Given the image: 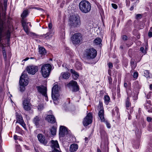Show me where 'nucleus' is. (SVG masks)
<instances>
[{
  "mask_svg": "<svg viewBox=\"0 0 152 152\" xmlns=\"http://www.w3.org/2000/svg\"><path fill=\"white\" fill-rule=\"evenodd\" d=\"M31 36L32 37H41V36H40V35H37L36 34L34 33H31Z\"/></svg>",
  "mask_w": 152,
  "mask_h": 152,
  "instance_id": "nucleus-40",
  "label": "nucleus"
},
{
  "mask_svg": "<svg viewBox=\"0 0 152 152\" xmlns=\"http://www.w3.org/2000/svg\"><path fill=\"white\" fill-rule=\"evenodd\" d=\"M69 24L72 28L79 27L81 24V21L79 16L73 15L70 16L69 19Z\"/></svg>",
  "mask_w": 152,
  "mask_h": 152,
  "instance_id": "nucleus-2",
  "label": "nucleus"
},
{
  "mask_svg": "<svg viewBox=\"0 0 152 152\" xmlns=\"http://www.w3.org/2000/svg\"><path fill=\"white\" fill-rule=\"evenodd\" d=\"M27 79V75L23 72L20 77L19 80L20 91L21 92L24 91L25 89V87L28 84V81Z\"/></svg>",
  "mask_w": 152,
  "mask_h": 152,
  "instance_id": "nucleus-4",
  "label": "nucleus"
},
{
  "mask_svg": "<svg viewBox=\"0 0 152 152\" xmlns=\"http://www.w3.org/2000/svg\"><path fill=\"white\" fill-rule=\"evenodd\" d=\"M43 106L42 104H39V105L38 107V110L40 111L43 109Z\"/></svg>",
  "mask_w": 152,
  "mask_h": 152,
  "instance_id": "nucleus-41",
  "label": "nucleus"
},
{
  "mask_svg": "<svg viewBox=\"0 0 152 152\" xmlns=\"http://www.w3.org/2000/svg\"><path fill=\"white\" fill-rule=\"evenodd\" d=\"M138 73L137 72H135L133 74V77L135 79H136L138 77Z\"/></svg>",
  "mask_w": 152,
  "mask_h": 152,
  "instance_id": "nucleus-42",
  "label": "nucleus"
},
{
  "mask_svg": "<svg viewBox=\"0 0 152 152\" xmlns=\"http://www.w3.org/2000/svg\"><path fill=\"white\" fill-rule=\"evenodd\" d=\"M39 52L42 55H45L46 53L45 49L42 47L39 48Z\"/></svg>",
  "mask_w": 152,
  "mask_h": 152,
  "instance_id": "nucleus-23",
  "label": "nucleus"
},
{
  "mask_svg": "<svg viewBox=\"0 0 152 152\" xmlns=\"http://www.w3.org/2000/svg\"><path fill=\"white\" fill-rule=\"evenodd\" d=\"M134 8V7L133 6H132L130 7V10H133Z\"/></svg>",
  "mask_w": 152,
  "mask_h": 152,
  "instance_id": "nucleus-58",
  "label": "nucleus"
},
{
  "mask_svg": "<svg viewBox=\"0 0 152 152\" xmlns=\"http://www.w3.org/2000/svg\"><path fill=\"white\" fill-rule=\"evenodd\" d=\"M68 131L66 128L64 126H61L59 129V135L60 137H64L68 133Z\"/></svg>",
  "mask_w": 152,
  "mask_h": 152,
  "instance_id": "nucleus-14",
  "label": "nucleus"
},
{
  "mask_svg": "<svg viewBox=\"0 0 152 152\" xmlns=\"http://www.w3.org/2000/svg\"><path fill=\"white\" fill-rule=\"evenodd\" d=\"M92 114L91 113L88 114L86 117L84 118L83 124L85 126H87L92 122Z\"/></svg>",
  "mask_w": 152,
  "mask_h": 152,
  "instance_id": "nucleus-10",
  "label": "nucleus"
},
{
  "mask_svg": "<svg viewBox=\"0 0 152 152\" xmlns=\"http://www.w3.org/2000/svg\"><path fill=\"white\" fill-rule=\"evenodd\" d=\"M7 0H4V6L5 10H3L2 11V15L3 16H4L5 15V11L6 10V7L7 5Z\"/></svg>",
  "mask_w": 152,
  "mask_h": 152,
  "instance_id": "nucleus-29",
  "label": "nucleus"
},
{
  "mask_svg": "<svg viewBox=\"0 0 152 152\" xmlns=\"http://www.w3.org/2000/svg\"><path fill=\"white\" fill-rule=\"evenodd\" d=\"M42 122L41 118L38 116H36L33 119V122L36 126L37 127L39 128L41 125V123Z\"/></svg>",
  "mask_w": 152,
  "mask_h": 152,
  "instance_id": "nucleus-15",
  "label": "nucleus"
},
{
  "mask_svg": "<svg viewBox=\"0 0 152 152\" xmlns=\"http://www.w3.org/2000/svg\"><path fill=\"white\" fill-rule=\"evenodd\" d=\"M70 73L69 72H62L61 76L64 79H67L69 78L70 76Z\"/></svg>",
  "mask_w": 152,
  "mask_h": 152,
  "instance_id": "nucleus-21",
  "label": "nucleus"
},
{
  "mask_svg": "<svg viewBox=\"0 0 152 152\" xmlns=\"http://www.w3.org/2000/svg\"><path fill=\"white\" fill-rule=\"evenodd\" d=\"M28 14V10H24L21 15V17L22 18L26 17Z\"/></svg>",
  "mask_w": 152,
  "mask_h": 152,
  "instance_id": "nucleus-26",
  "label": "nucleus"
},
{
  "mask_svg": "<svg viewBox=\"0 0 152 152\" xmlns=\"http://www.w3.org/2000/svg\"><path fill=\"white\" fill-rule=\"evenodd\" d=\"M23 109L26 110H30L31 109V104L30 99H25L23 102Z\"/></svg>",
  "mask_w": 152,
  "mask_h": 152,
  "instance_id": "nucleus-11",
  "label": "nucleus"
},
{
  "mask_svg": "<svg viewBox=\"0 0 152 152\" xmlns=\"http://www.w3.org/2000/svg\"><path fill=\"white\" fill-rule=\"evenodd\" d=\"M53 32V30L52 29V31H50V29H49V32H47L46 34H44L43 35H40V36L41 37H44L45 36V37H48L49 35L51 34H52Z\"/></svg>",
  "mask_w": 152,
  "mask_h": 152,
  "instance_id": "nucleus-33",
  "label": "nucleus"
},
{
  "mask_svg": "<svg viewBox=\"0 0 152 152\" xmlns=\"http://www.w3.org/2000/svg\"><path fill=\"white\" fill-rule=\"evenodd\" d=\"M36 87L38 92L47 98V88L45 87L42 86H37Z\"/></svg>",
  "mask_w": 152,
  "mask_h": 152,
  "instance_id": "nucleus-12",
  "label": "nucleus"
},
{
  "mask_svg": "<svg viewBox=\"0 0 152 152\" xmlns=\"http://www.w3.org/2000/svg\"><path fill=\"white\" fill-rule=\"evenodd\" d=\"M37 137L38 140L40 143L45 145H46L48 143V141L46 139H45L44 136L42 134H39L37 135Z\"/></svg>",
  "mask_w": 152,
  "mask_h": 152,
  "instance_id": "nucleus-16",
  "label": "nucleus"
},
{
  "mask_svg": "<svg viewBox=\"0 0 152 152\" xmlns=\"http://www.w3.org/2000/svg\"><path fill=\"white\" fill-rule=\"evenodd\" d=\"M15 148L16 152H21V149L19 145H16Z\"/></svg>",
  "mask_w": 152,
  "mask_h": 152,
  "instance_id": "nucleus-35",
  "label": "nucleus"
},
{
  "mask_svg": "<svg viewBox=\"0 0 152 152\" xmlns=\"http://www.w3.org/2000/svg\"><path fill=\"white\" fill-rule=\"evenodd\" d=\"M126 105L127 109H128V108L131 105V103L129 102V99L128 97L126 99Z\"/></svg>",
  "mask_w": 152,
  "mask_h": 152,
  "instance_id": "nucleus-32",
  "label": "nucleus"
},
{
  "mask_svg": "<svg viewBox=\"0 0 152 152\" xmlns=\"http://www.w3.org/2000/svg\"><path fill=\"white\" fill-rule=\"evenodd\" d=\"M17 120L18 121L19 123L23 121V118L21 116H19L18 117H17Z\"/></svg>",
  "mask_w": 152,
  "mask_h": 152,
  "instance_id": "nucleus-43",
  "label": "nucleus"
},
{
  "mask_svg": "<svg viewBox=\"0 0 152 152\" xmlns=\"http://www.w3.org/2000/svg\"><path fill=\"white\" fill-rule=\"evenodd\" d=\"M97 55V51L92 48H87L85 50L84 55L86 58L89 59L94 58Z\"/></svg>",
  "mask_w": 152,
  "mask_h": 152,
  "instance_id": "nucleus-3",
  "label": "nucleus"
},
{
  "mask_svg": "<svg viewBox=\"0 0 152 152\" xmlns=\"http://www.w3.org/2000/svg\"><path fill=\"white\" fill-rule=\"evenodd\" d=\"M148 35L149 37H152V32L151 31H149L148 34Z\"/></svg>",
  "mask_w": 152,
  "mask_h": 152,
  "instance_id": "nucleus-54",
  "label": "nucleus"
},
{
  "mask_svg": "<svg viewBox=\"0 0 152 152\" xmlns=\"http://www.w3.org/2000/svg\"><path fill=\"white\" fill-rule=\"evenodd\" d=\"M20 129V127H19L18 126H17L16 127V129L17 130L19 129Z\"/></svg>",
  "mask_w": 152,
  "mask_h": 152,
  "instance_id": "nucleus-61",
  "label": "nucleus"
},
{
  "mask_svg": "<svg viewBox=\"0 0 152 152\" xmlns=\"http://www.w3.org/2000/svg\"><path fill=\"white\" fill-rule=\"evenodd\" d=\"M66 86L72 90L73 92H76L79 91V86L76 81L73 80L71 81L66 85Z\"/></svg>",
  "mask_w": 152,
  "mask_h": 152,
  "instance_id": "nucleus-7",
  "label": "nucleus"
},
{
  "mask_svg": "<svg viewBox=\"0 0 152 152\" xmlns=\"http://www.w3.org/2000/svg\"><path fill=\"white\" fill-rule=\"evenodd\" d=\"M51 69V66L49 64H45L41 68V72L42 76L46 78L49 76Z\"/></svg>",
  "mask_w": 152,
  "mask_h": 152,
  "instance_id": "nucleus-5",
  "label": "nucleus"
},
{
  "mask_svg": "<svg viewBox=\"0 0 152 152\" xmlns=\"http://www.w3.org/2000/svg\"><path fill=\"white\" fill-rule=\"evenodd\" d=\"M144 76L147 78H150L151 77V74L148 70H145L144 72Z\"/></svg>",
  "mask_w": 152,
  "mask_h": 152,
  "instance_id": "nucleus-24",
  "label": "nucleus"
},
{
  "mask_svg": "<svg viewBox=\"0 0 152 152\" xmlns=\"http://www.w3.org/2000/svg\"><path fill=\"white\" fill-rule=\"evenodd\" d=\"M71 39L74 45H78L82 40V36L80 33L75 34L71 37Z\"/></svg>",
  "mask_w": 152,
  "mask_h": 152,
  "instance_id": "nucleus-8",
  "label": "nucleus"
},
{
  "mask_svg": "<svg viewBox=\"0 0 152 152\" xmlns=\"http://www.w3.org/2000/svg\"><path fill=\"white\" fill-rule=\"evenodd\" d=\"M103 122H104L105 123L108 128L109 129L110 128L111 125L109 122L107 120H106L105 119V121H103Z\"/></svg>",
  "mask_w": 152,
  "mask_h": 152,
  "instance_id": "nucleus-37",
  "label": "nucleus"
},
{
  "mask_svg": "<svg viewBox=\"0 0 152 152\" xmlns=\"http://www.w3.org/2000/svg\"><path fill=\"white\" fill-rule=\"evenodd\" d=\"M29 8L30 9H34L38 10H43L42 8L39 7H29Z\"/></svg>",
  "mask_w": 152,
  "mask_h": 152,
  "instance_id": "nucleus-44",
  "label": "nucleus"
},
{
  "mask_svg": "<svg viewBox=\"0 0 152 152\" xmlns=\"http://www.w3.org/2000/svg\"><path fill=\"white\" fill-rule=\"evenodd\" d=\"M29 58H27L24 59L25 61H26Z\"/></svg>",
  "mask_w": 152,
  "mask_h": 152,
  "instance_id": "nucleus-63",
  "label": "nucleus"
},
{
  "mask_svg": "<svg viewBox=\"0 0 152 152\" xmlns=\"http://www.w3.org/2000/svg\"><path fill=\"white\" fill-rule=\"evenodd\" d=\"M124 86L125 88H127L128 86V84L127 83H124Z\"/></svg>",
  "mask_w": 152,
  "mask_h": 152,
  "instance_id": "nucleus-57",
  "label": "nucleus"
},
{
  "mask_svg": "<svg viewBox=\"0 0 152 152\" xmlns=\"http://www.w3.org/2000/svg\"><path fill=\"white\" fill-rule=\"evenodd\" d=\"M2 52H3V54L4 56L5 55L6 56V51H5V50H4V49L3 48Z\"/></svg>",
  "mask_w": 152,
  "mask_h": 152,
  "instance_id": "nucleus-55",
  "label": "nucleus"
},
{
  "mask_svg": "<svg viewBox=\"0 0 152 152\" xmlns=\"http://www.w3.org/2000/svg\"><path fill=\"white\" fill-rule=\"evenodd\" d=\"M142 18V15L140 14H137L136 15V19L141 18Z\"/></svg>",
  "mask_w": 152,
  "mask_h": 152,
  "instance_id": "nucleus-45",
  "label": "nucleus"
},
{
  "mask_svg": "<svg viewBox=\"0 0 152 152\" xmlns=\"http://www.w3.org/2000/svg\"><path fill=\"white\" fill-rule=\"evenodd\" d=\"M112 113L113 115H115L116 114L117 115H119V109L117 107L114 108L112 110Z\"/></svg>",
  "mask_w": 152,
  "mask_h": 152,
  "instance_id": "nucleus-25",
  "label": "nucleus"
},
{
  "mask_svg": "<svg viewBox=\"0 0 152 152\" xmlns=\"http://www.w3.org/2000/svg\"><path fill=\"white\" fill-rule=\"evenodd\" d=\"M47 121L51 123H54L56 122V119L53 115H49L47 116L46 118Z\"/></svg>",
  "mask_w": 152,
  "mask_h": 152,
  "instance_id": "nucleus-17",
  "label": "nucleus"
},
{
  "mask_svg": "<svg viewBox=\"0 0 152 152\" xmlns=\"http://www.w3.org/2000/svg\"><path fill=\"white\" fill-rule=\"evenodd\" d=\"M58 86L57 84H55L52 89V97L54 101L58 100L59 94L58 89Z\"/></svg>",
  "mask_w": 152,
  "mask_h": 152,
  "instance_id": "nucleus-6",
  "label": "nucleus"
},
{
  "mask_svg": "<svg viewBox=\"0 0 152 152\" xmlns=\"http://www.w3.org/2000/svg\"><path fill=\"white\" fill-rule=\"evenodd\" d=\"M112 7L115 9H117L118 7L117 5L115 4H112Z\"/></svg>",
  "mask_w": 152,
  "mask_h": 152,
  "instance_id": "nucleus-49",
  "label": "nucleus"
},
{
  "mask_svg": "<svg viewBox=\"0 0 152 152\" xmlns=\"http://www.w3.org/2000/svg\"><path fill=\"white\" fill-rule=\"evenodd\" d=\"M38 67L37 66H31L27 67V71L28 73L34 75L38 70Z\"/></svg>",
  "mask_w": 152,
  "mask_h": 152,
  "instance_id": "nucleus-13",
  "label": "nucleus"
},
{
  "mask_svg": "<svg viewBox=\"0 0 152 152\" xmlns=\"http://www.w3.org/2000/svg\"><path fill=\"white\" fill-rule=\"evenodd\" d=\"M85 140L86 141H88V138L87 137H85Z\"/></svg>",
  "mask_w": 152,
  "mask_h": 152,
  "instance_id": "nucleus-64",
  "label": "nucleus"
},
{
  "mask_svg": "<svg viewBox=\"0 0 152 152\" xmlns=\"http://www.w3.org/2000/svg\"><path fill=\"white\" fill-rule=\"evenodd\" d=\"M130 65L132 69L134 70L137 66V63H135L134 60L132 59L130 61Z\"/></svg>",
  "mask_w": 152,
  "mask_h": 152,
  "instance_id": "nucleus-22",
  "label": "nucleus"
},
{
  "mask_svg": "<svg viewBox=\"0 0 152 152\" xmlns=\"http://www.w3.org/2000/svg\"><path fill=\"white\" fill-rule=\"evenodd\" d=\"M133 86L134 88H140L141 87V86L137 81H135L133 83Z\"/></svg>",
  "mask_w": 152,
  "mask_h": 152,
  "instance_id": "nucleus-31",
  "label": "nucleus"
},
{
  "mask_svg": "<svg viewBox=\"0 0 152 152\" xmlns=\"http://www.w3.org/2000/svg\"><path fill=\"white\" fill-rule=\"evenodd\" d=\"M50 132L52 135H56V128L55 126L52 127L50 130Z\"/></svg>",
  "mask_w": 152,
  "mask_h": 152,
  "instance_id": "nucleus-28",
  "label": "nucleus"
},
{
  "mask_svg": "<svg viewBox=\"0 0 152 152\" xmlns=\"http://www.w3.org/2000/svg\"><path fill=\"white\" fill-rule=\"evenodd\" d=\"M101 122L105 121V118L104 117V110L103 109H100L98 113Z\"/></svg>",
  "mask_w": 152,
  "mask_h": 152,
  "instance_id": "nucleus-19",
  "label": "nucleus"
},
{
  "mask_svg": "<svg viewBox=\"0 0 152 152\" xmlns=\"http://www.w3.org/2000/svg\"><path fill=\"white\" fill-rule=\"evenodd\" d=\"M75 67L78 70H80L82 69L81 64L80 62H77L76 64Z\"/></svg>",
  "mask_w": 152,
  "mask_h": 152,
  "instance_id": "nucleus-34",
  "label": "nucleus"
},
{
  "mask_svg": "<svg viewBox=\"0 0 152 152\" xmlns=\"http://www.w3.org/2000/svg\"><path fill=\"white\" fill-rule=\"evenodd\" d=\"M14 138L15 140H17L18 139V136L16 135H15L14 136Z\"/></svg>",
  "mask_w": 152,
  "mask_h": 152,
  "instance_id": "nucleus-56",
  "label": "nucleus"
},
{
  "mask_svg": "<svg viewBox=\"0 0 152 152\" xmlns=\"http://www.w3.org/2000/svg\"><path fill=\"white\" fill-rule=\"evenodd\" d=\"M49 29H50V31H52V24L51 23H50L48 24Z\"/></svg>",
  "mask_w": 152,
  "mask_h": 152,
  "instance_id": "nucleus-48",
  "label": "nucleus"
},
{
  "mask_svg": "<svg viewBox=\"0 0 152 152\" xmlns=\"http://www.w3.org/2000/svg\"><path fill=\"white\" fill-rule=\"evenodd\" d=\"M140 51L142 52L143 53L145 54L146 53V51L144 50V48L143 47H141L140 48Z\"/></svg>",
  "mask_w": 152,
  "mask_h": 152,
  "instance_id": "nucleus-47",
  "label": "nucleus"
},
{
  "mask_svg": "<svg viewBox=\"0 0 152 152\" xmlns=\"http://www.w3.org/2000/svg\"><path fill=\"white\" fill-rule=\"evenodd\" d=\"M148 111L149 112H152V108H151V110H148Z\"/></svg>",
  "mask_w": 152,
  "mask_h": 152,
  "instance_id": "nucleus-60",
  "label": "nucleus"
},
{
  "mask_svg": "<svg viewBox=\"0 0 152 152\" xmlns=\"http://www.w3.org/2000/svg\"><path fill=\"white\" fill-rule=\"evenodd\" d=\"M70 72L72 74L73 78L75 80H76L79 77V75L78 73L73 69H70Z\"/></svg>",
  "mask_w": 152,
  "mask_h": 152,
  "instance_id": "nucleus-20",
  "label": "nucleus"
},
{
  "mask_svg": "<svg viewBox=\"0 0 152 152\" xmlns=\"http://www.w3.org/2000/svg\"><path fill=\"white\" fill-rule=\"evenodd\" d=\"M97 151V152H101V151L99 149H98Z\"/></svg>",
  "mask_w": 152,
  "mask_h": 152,
  "instance_id": "nucleus-62",
  "label": "nucleus"
},
{
  "mask_svg": "<svg viewBox=\"0 0 152 152\" xmlns=\"http://www.w3.org/2000/svg\"><path fill=\"white\" fill-rule=\"evenodd\" d=\"M79 7L81 12L84 13H88L91 9V6L90 3L86 0H82L80 2Z\"/></svg>",
  "mask_w": 152,
  "mask_h": 152,
  "instance_id": "nucleus-1",
  "label": "nucleus"
},
{
  "mask_svg": "<svg viewBox=\"0 0 152 152\" xmlns=\"http://www.w3.org/2000/svg\"><path fill=\"white\" fill-rule=\"evenodd\" d=\"M108 81L109 83L110 84H112V79L111 77H108Z\"/></svg>",
  "mask_w": 152,
  "mask_h": 152,
  "instance_id": "nucleus-46",
  "label": "nucleus"
},
{
  "mask_svg": "<svg viewBox=\"0 0 152 152\" xmlns=\"http://www.w3.org/2000/svg\"><path fill=\"white\" fill-rule=\"evenodd\" d=\"M50 146L52 148V151L50 152H61L60 151L59 146L57 140H52L50 141Z\"/></svg>",
  "mask_w": 152,
  "mask_h": 152,
  "instance_id": "nucleus-9",
  "label": "nucleus"
},
{
  "mask_svg": "<svg viewBox=\"0 0 152 152\" xmlns=\"http://www.w3.org/2000/svg\"><path fill=\"white\" fill-rule=\"evenodd\" d=\"M98 108L100 110L102 109H103L102 103V102H99V104L98 106Z\"/></svg>",
  "mask_w": 152,
  "mask_h": 152,
  "instance_id": "nucleus-39",
  "label": "nucleus"
},
{
  "mask_svg": "<svg viewBox=\"0 0 152 152\" xmlns=\"http://www.w3.org/2000/svg\"><path fill=\"white\" fill-rule=\"evenodd\" d=\"M149 87H150V90H152V84L150 85Z\"/></svg>",
  "mask_w": 152,
  "mask_h": 152,
  "instance_id": "nucleus-59",
  "label": "nucleus"
},
{
  "mask_svg": "<svg viewBox=\"0 0 152 152\" xmlns=\"http://www.w3.org/2000/svg\"><path fill=\"white\" fill-rule=\"evenodd\" d=\"M21 23L22 26H27L26 21V20L24 19V18H22V20H21Z\"/></svg>",
  "mask_w": 152,
  "mask_h": 152,
  "instance_id": "nucleus-38",
  "label": "nucleus"
},
{
  "mask_svg": "<svg viewBox=\"0 0 152 152\" xmlns=\"http://www.w3.org/2000/svg\"><path fill=\"white\" fill-rule=\"evenodd\" d=\"M23 29L26 33L28 34L29 33V29L27 26H23Z\"/></svg>",
  "mask_w": 152,
  "mask_h": 152,
  "instance_id": "nucleus-36",
  "label": "nucleus"
},
{
  "mask_svg": "<svg viewBox=\"0 0 152 152\" xmlns=\"http://www.w3.org/2000/svg\"><path fill=\"white\" fill-rule=\"evenodd\" d=\"M147 121L149 122H151L152 121V118L150 117H148L147 118Z\"/></svg>",
  "mask_w": 152,
  "mask_h": 152,
  "instance_id": "nucleus-52",
  "label": "nucleus"
},
{
  "mask_svg": "<svg viewBox=\"0 0 152 152\" xmlns=\"http://www.w3.org/2000/svg\"><path fill=\"white\" fill-rule=\"evenodd\" d=\"M127 36H126V35H124L122 37V39L124 40H127Z\"/></svg>",
  "mask_w": 152,
  "mask_h": 152,
  "instance_id": "nucleus-53",
  "label": "nucleus"
},
{
  "mask_svg": "<svg viewBox=\"0 0 152 152\" xmlns=\"http://www.w3.org/2000/svg\"><path fill=\"white\" fill-rule=\"evenodd\" d=\"M108 67L109 68L111 69L113 67V65L112 63L109 62L108 63Z\"/></svg>",
  "mask_w": 152,
  "mask_h": 152,
  "instance_id": "nucleus-51",
  "label": "nucleus"
},
{
  "mask_svg": "<svg viewBox=\"0 0 152 152\" xmlns=\"http://www.w3.org/2000/svg\"><path fill=\"white\" fill-rule=\"evenodd\" d=\"M78 148V145L76 143L71 144L69 148V151L70 152H75Z\"/></svg>",
  "mask_w": 152,
  "mask_h": 152,
  "instance_id": "nucleus-18",
  "label": "nucleus"
},
{
  "mask_svg": "<svg viewBox=\"0 0 152 152\" xmlns=\"http://www.w3.org/2000/svg\"><path fill=\"white\" fill-rule=\"evenodd\" d=\"M102 42L101 39L99 38H97L94 40V43L96 45L100 44Z\"/></svg>",
  "mask_w": 152,
  "mask_h": 152,
  "instance_id": "nucleus-30",
  "label": "nucleus"
},
{
  "mask_svg": "<svg viewBox=\"0 0 152 152\" xmlns=\"http://www.w3.org/2000/svg\"><path fill=\"white\" fill-rule=\"evenodd\" d=\"M110 98L108 95H105L104 96V103L106 105H108L110 102Z\"/></svg>",
  "mask_w": 152,
  "mask_h": 152,
  "instance_id": "nucleus-27",
  "label": "nucleus"
},
{
  "mask_svg": "<svg viewBox=\"0 0 152 152\" xmlns=\"http://www.w3.org/2000/svg\"><path fill=\"white\" fill-rule=\"evenodd\" d=\"M20 124L23 126L24 128H25L26 127V125L23 121H22L20 123Z\"/></svg>",
  "mask_w": 152,
  "mask_h": 152,
  "instance_id": "nucleus-50",
  "label": "nucleus"
}]
</instances>
